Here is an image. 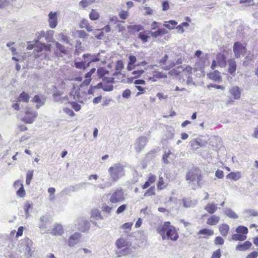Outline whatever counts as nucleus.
Returning a JSON list of instances; mask_svg holds the SVG:
<instances>
[{
  "label": "nucleus",
  "mask_w": 258,
  "mask_h": 258,
  "mask_svg": "<svg viewBox=\"0 0 258 258\" xmlns=\"http://www.w3.org/2000/svg\"><path fill=\"white\" fill-rule=\"evenodd\" d=\"M124 167V165L120 163L114 164L108 169L110 178L106 180L101 178V180L104 182L97 185H95V187L103 189L111 186L113 182L117 181L125 175Z\"/></svg>",
  "instance_id": "nucleus-1"
},
{
  "label": "nucleus",
  "mask_w": 258,
  "mask_h": 258,
  "mask_svg": "<svg viewBox=\"0 0 258 258\" xmlns=\"http://www.w3.org/2000/svg\"><path fill=\"white\" fill-rule=\"evenodd\" d=\"M157 231L163 240L170 239L175 241L178 238V234L176 228L171 225L169 222H165L163 224L159 226L157 228Z\"/></svg>",
  "instance_id": "nucleus-2"
},
{
  "label": "nucleus",
  "mask_w": 258,
  "mask_h": 258,
  "mask_svg": "<svg viewBox=\"0 0 258 258\" xmlns=\"http://www.w3.org/2000/svg\"><path fill=\"white\" fill-rule=\"evenodd\" d=\"M125 195L121 188H117L111 194L109 201L111 204H119L124 201Z\"/></svg>",
  "instance_id": "nucleus-3"
},
{
  "label": "nucleus",
  "mask_w": 258,
  "mask_h": 258,
  "mask_svg": "<svg viewBox=\"0 0 258 258\" xmlns=\"http://www.w3.org/2000/svg\"><path fill=\"white\" fill-rule=\"evenodd\" d=\"M201 172L197 169H192L189 171L186 174V179L188 183L199 184L201 180Z\"/></svg>",
  "instance_id": "nucleus-4"
},
{
  "label": "nucleus",
  "mask_w": 258,
  "mask_h": 258,
  "mask_svg": "<svg viewBox=\"0 0 258 258\" xmlns=\"http://www.w3.org/2000/svg\"><path fill=\"white\" fill-rule=\"evenodd\" d=\"M22 248L24 251V255L25 258H30L33 254L34 251V248L32 247V242L31 240L28 239L23 243H21Z\"/></svg>",
  "instance_id": "nucleus-5"
},
{
  "label": "nucleus",
  "mask_w": 258,
  "mask_h": 258,
  "mask_svg": "<svg viewBox=\"0 0 258 258\" xmlns=\"http://www.w3.org/2000/svg\"><path fill=\"white\" fill-rule=\"evenodd\" d=\"M37 115L36 111L28 108L25 111V115L23 118L22 120L26 123H32L36 119Z\"/></svg>",
  "instance_id": "nucleus-6"
},
{
  "label": "nucleus",
  "mask_w": 258,
  "mask_h": 258,
  "mask_svg": "<svg viewBox=\"0 0 258 258\" xmlns=\"http://www.w3.org/2000/svg\"><path fill=\"white\" fill-rule=\"evenodd\" d=\"M148 139L145 137L138 138L134 144V147L137 152H140L145 147L147 143Z\"/></svg>",
  "instance_id": "nucleus-7"
},
{
  "label": "nucleus",
  "mask_w": 258,
  "mask_h": 258,
  "mask_svg": "<svg viewBox=\"0 0 258 258\" xmlns=\"http://www.w3.org/2000/svg\"><path fill=\"white\" fill-rule=\"evenodd\" d=\"M100 53L97 54H84L83 55L84 60H85L89 66L92 62L98 61L100 60L99 58Z\"/></svg>",
  "instance_id": "nucleus-8"
},
{
  "label": "nucleus",
  "mask_w": 258,
  "mask_h": 258,
  "mask_svg": "<svg viewBox=\"0 0 258 258\" xmlns=\"http://www.w3.org/2000/svg\"><path fill=\"white\" fill-rule=\"evenodd\" d=\"M233 49L236 58L240 57V55L245 51V47L239 42L234 44Z\"/></svg>",
  "instance_id": "nucleus-9"
},
{
  "label": "nucleus",
  "mask_w": 258,
  "mask_h": 258,
  "mask_svg": "<svg viewBox=\"0 0 258 258\" xmlns=\"http://www.w3.org/2000/svg\"><path fill=\"white\" fill-rule=\"evenodd\" d=\"M70 96L75 100L81 103L83 102V97L80 93L79 87L76 88L74 86L73 90L70 92Z\"/></svg>",
  "instance_id": "nucleus-10"
},
{
  "label": "nucleus",
  "mask_w": 258,
  "mask_h": 258,
  "mask_svg": "<svg viewBox=\"0 0 258 258\" xmlns=\"http://www.w3.org/2000/svg\"><path fill=\"white\" fill-rule=\"evenodd\" d=\"M36 46L34 48V52H41L43 50H45L46 51H50V46L51 45H46L43 43H40L37 42L36 43ZM28 48L29 49H32L33 47L31 46H29Z\"/></svg>",
  "instance_id": "nucleus-11"
},
{
  "label": "nucleus",
  "mask_w": 258,
  "mask_h": 258,
  "mask_svg": "<svg viewBox=\"0 0 258 258\" xmlns=\"http://www.w3.org/2000/svg\"><path fill=\"white\" fill-rule=\"evenodd\" d=\"M131 244L130 241L122 237L117 239L115 242V245L118 249H121L123 247H129L131 246Z\"/></svg>",
  "instance_id": "nucleus-12"
},
{
  "label": "nucleus",
  "mask_w": 258,
  "mask_h": 258,
  "mask_svg": "<svg viewBox=\"0 0 258 258\" xmlns=\"http://www.w3.org/2000/svg\"><path fill=\"white\" fill-rule=\"evenodd\" d=\"M48 22L51 28H54L57 25V12H51L48 15Z\"/></svg>",
  "instance_id": "nucleus-13"
},
{
  "label": "nucleus",
  "mask_w": 258,
  "mask_h": 258,
  "mask_svg": "<svg viewBox=\"0 0 258 258\" xmlns=\"http://www.w3.org/2000/svg\"><path fill=\"white\" fill-rule=\"evenodd\" d=\"M182 202L183 207L185 208H193L198 203L197 200H192L190 198H183L182 200Z\"/></svg>",
  "instance_id": "nucleus-14"
},
{
  "label": "nucleus",
  "mask_w": 258,
  "mask_h": 258,
  "mask_svg": "<svg viewBox=\"0 0 258 258\" xmlns=\"http://www.w3.org/2000/svg\"><path fill=\"white\" fill-rule=\"evenodd\" d=\"M81 234L79 233L76 232L71 235L69 239L68 244L70 246H74L77 244L80 240Z\"/></svg>",
  "instance_id": "nucleus-15"
},
{
  "label": "nucleus",
  "mask_w": 258,
  "mask_h": 258,
  "mask_svg": "<svg viewBox=\"0 0 258 258\" xmlns=\"http://www.w3.org/2000/svg\"><path fill=\"white\" fill-rule=\"evenodd\" d=\"M192 68L190 66H186L184 69L182 70L181 76L187 79V82L192 81L191 79Z\"/></svg>",
  "instance_id": "nucleus-16"
},
{
  "label": "nucleus",
  "mask_w": 258,
  "mask_h": 258,
  "mask_svg": "<svg viewBox=\"0 0 258 258\" xmlns=\"http://www.w3.org/2000/svg\"><path fill=\"white\" fill-rule=\"evenodd\" d=\"M252 245V243L249 241H246L243 243H239L235 247L236 250L244 251L248 249Z\"/></svg>",
  "instance_id": "nucleus-17"
},
{
  "label": "nucleus",
  "mask_w": 258,
  "mask_h": 258,
  "mask_svg": "<svg viewBox=\"0 0 258 258\" xmlns=\"http://www.w3.org/2000/svg\"><path fill=\"white\" fill-rule=\"evenodd\" d=\"M204 209L208 213L213 214L215 213L218 209L217 205L214 203H209L205 206Z\"/></svg>",
  "instance_id": "nucleus-18"
},
{
  "label": "nucleus",
  "mask_w": 258,
  "mask_h": 258,
  "mask_svg": "<svg viewBox=\"0 0 258 258\" xmlns=\"http://www.w3.org/2000/svg\"><path fill=\"white\" fill-rule=\"evenodd\" d=\"M230 93L233 96L234 99L237 100L240 98L241 92L239 88L235 86L229 90Z\"/></svg>",
  "instance_id": "nucleus-19"
},
{
  "label": "nucleus",
  "mask_w": 258,
  "mask_h": 258,
  "mask_svg": "<svg viewBox=\"0 0 258 258\" xmlns=\"http://www.w3.org/2000/svg\"><path fill=\"white\" fill-rule=\"evenodd\" d=\"M168 31L164 28H160L156 31H148V33L150 34L152 37L154 38H157L160 36L167 34Z\"/></svg>",
  "instance_id": "nucleus-20"
},
{
  "label": "nucleus",
  "mask_w": 258,
  "mask_h": 258,
  "mask_svg": "<svg viewBox=\"0 0 258 258\" xmlns=\"http://www.w3.org/2000/svg\"><path fill=\"white\" fill-rule=\"evenodd\" d=\"M236 70V62L234 59H230L228 60V72L232 76L235 75V71Z\"/></svg>",
  "instance_id": "nucleus-21"
},
{
  "label": "nucleus",
  "mask_w": 258,
  "mask_h": 258,
  "mask_svg": "<svg viewBox=\"0 0 258 258\" xmlns=\"http://www.w3.org/2000/svg\"><path fill=\"white\" fill-rule=\"evenodd\" d=\"M218 65L221 67H225L226 65V57L221 53H218L216 56Z\"/></svg>",
  "instance_id": "nucleus-22"
},
{
  "label": "nucleus",
  "mask_w": 258,
  "mask_h": 258,
  "mask_svg": "<svg viewBox=\"0 0 258 258\" xmlns=\"http://www.w3.org/2000/svg\"><path fill=\"white\" fill-rule=\"evenodd\" d=\"M212 215L207 220V224L209 225H216L220 221V217L216 215Z\"/></svg>",
  "instance_id": "nucleus-23"
},
{
  "label": "nucleus",
  "mask_w": 258,
  "mask_h": 258,
  "mask_svg": "<svg viewBox=\"0 0 258 258\" xmlns=\"http://www.w3.org/2000/svg\"><path fill=\"white\" fill-rule=\"evenodd\" d=\"M127 28L130 33H134L144 30V27L141 25H129Z\"/></svg>",
  "instance_id": "nucleus-24"
},
{
  "label": "nucleus",
  "mask_w": 258,
  "mask_h": 258,
  "mask_svg": "<svg viewBox=\"0 0 258 258\" xmlns=\"http://www.w3.org/2000/svg\"><path fill=\"white\" fill-rule=\"evenodd\" d=\"M230 227L228 224H222L219 226V231L220 233L223 236H226L228 234Z\"/></svg>",
  "instance_id": "nucleus-25"
},
{
  "label": "nucleus",
  "mask_w": 258,
  "mask_h": 258,
  "mask_svg": "<svg viewBox=\"0 0 258 258\" xmlns=\"http://www.w3.org/2000/svg\"><path fill=\"white\" fill-rule=\"evenodd\" d=\"M63 233V228L62 225L60 224L55 225L52 231V234L54 235H60Z\"/></svg>",
  "instance_id": "nucleus-26"
},
{
  "label": "nucleus",
  "mask_w": 258,
  "mask_h": 258,
  "mask_svg": "<svg viewBox=\"0 0 258 258\" xmlns=\"http://www.w3.org/2000/svg\"><path fill=\"white\" fill-rule=\"evenodd\" d=\"M80 27L82 28H85L89 32L92 31V28L87 20H82L80 23Z\"/></svg>",
  "instance_id": "nucleus-27"
},
{
  "label": "nucleus",
  "mask_w": 258,
  "mask_h": 258,
  "mask_svg": "<svg viewBox=\"0 0 258 258\" xmlns=\"http://www.w3.org/2000/svg\"><path fill=\"white\" fill-rule=\"evenodd\" d=\"M30 99V96L25 92H22L18 98V102L27 103Z\"/></svg>",
  "instance_id": "nucleus-28"
},
{
  "label": "nucleus",
  "mask_w": 258,
  "mask_h": 258,
  "mask_svg": "<svg viewBox=\"0 0 258 258\" xmlns=\"http://www.w3.org/2000/svg\"><path fill=\"white\" fill-rule=\"evenodd\" d=\"M224 214L230 218L237 219L238 217L237 215L230 208H226L224 210Z\"/></svg>",
  "instance_id": "nucleus-29"
},
{
  "label": "nucleus",
  "mask_w": 258,
  "mask_h": 258,
  "mask_svg": "<svg viewBox=\"0 0 258 258\" xmlns=\"http://www.w3.org/2000/svg\"><path fill=\"white\" fill-rule=\"evenodd\" d=\"M130 253V249L129 247H125L122 249H119V250L116 251V254L118 257H121L127 255Z\"/></svg>",
  "instance_id": "nucleus-30"
},
{
  "label": "nucleus",
  "mask_w": 258,
  "mask_h": 258,
  "mask_svg": "<svg viewBox=\"0 0 258 258\" xmlns=\"http://www.w3.org/2000/svg\"><path fill=\"white\" fill-rule=\"evenodd\" d=\"M241 177V173L240 172H231L227 175L226 178L227 179H231L234 181L238 180Z\"/></svg>",
  "instance_id": "nucleus-31"
},
{
  "label": "nucleus",
  "mask_w": 258,
  "mask_h": 258,
  "mask_svg": "<svg viewBox=\"0 0 258 258\" xmlns=\"http://www.w3.org/2000/svg\"><path fill=\"white\" fill-rule=\"evenodd\" d=\"M246 238V235L237 233L232 235L231 240L233 241H244Z\"/></svg>",
  "instance_id": "nucleus-32"
},
{
  "label": "nucleus",
  "mask_w": 258,
  "mask_h": 258,
  "mask_svg": "<svg viewBox=\"0 0 258 258\" xmlns=\"http://www.w3.org/2000/svg\"><path fill=\"white\" fill-rule=\"evenodd\" d=\"M209 78L215 81H219L221 79L220 73L218 71H215L209 74Z\"/></svg>",
  "instance_id": "nucleus-33"
},
{
  "label": "nucleus",
  "mask_w": 258,
  "mask_h": 258,
  "mask_svg": "<svg viewBox=\"0 0 258 258\" xmlns=\"http://www.w3.org/2000/svg\"><path fill=\"white\" fill-rule=\"evenodd\" d=\"M148 31H143L140 32L138 35V37L140 39L143 43H146L148 41L149 36L148 35Z\"/></svg>",
  "instance_id": "nucleus-34"
},
{
  "label": "nucleus",
  "mask_w": 258,
  "mask_h": 258,
  "mask_svg": "<svg viewBox=\"0 0 258 258\" xmlns=\"http://www.w3.org/2000/svg\"><path fill=\"white\" fill-rule=\"evenodd\" d=\"M177 23L174 20H170L168 22H165L163 26L169 30L173 29L177 25Z\"/></svg>",
  "instance_id": "nucleus-35"
},
{
  "label": "nucleus",
  "mask_w": 258,
  "mask_h": 258,
  "mask_svg": "<svg viewBox=\"0 0 258 258\" xmlns=\"http://www.w3.org/2000/svg\"><path fill=\"white\" fill-rule=\"evenodd\" d=\"M244 217L245 218H248L249 216H257L258 213L253 210H246L243 212Z\"/></svg>",
  "instance_id": "nucleus-36"
},
{
  "label": "nucleus",
  "mask_w": 258,
  "mask_h": 258,
  "mask_svg": "<svg viewBox=\"0 0 258 258\" xmlns=\"http://www.w3.org/2000/svg\"><path fill=\"white\" fill-rule=\"evenodd\" d=\"M75 66L78 69H85L89 67V64L84 60L80 62H75Z\"/></svg>",
  "instance_id": "nucleus-37"
},
{
  "label": "nucleus",
  "mask_w": 258,
  "mask_h": 258,
  "mask_svg": "<svg viewBox=\"0 0 258 258\" xmlns=\"http://www.w3.org/2000/svg\"><path fill=\"white\" fill-rule=\"evenodd\" d=\"M48 222V218L46 217L42 216L40 218V223L39 224V228L42 230L46 229V224Z\"/></svg>",
  "instance_id": "nucleus-38"
},
{
  "label": "nucleus",
  "mask_w": 258,
  "mask_h": 258,
  "mask_svg": "<svg viewBox=\"0 0 258 258\" xmlns=\"http://www.w3.org/2000/svg\"><path fill=\"white\" fill-rule=\"evenodd\" d=\"M33 101L37 103L36 106L37 109L39 108L41 106L44 104V100H42L38 95H35L33 97Z\"/></svg>",
  "instance_id": "nucleus-39"
},
{
  "label": "nucleus",
  "mask_w": 258,
  "mask_h": 258,
  "mask_svg": "<svg viewBox=\"0 0 258 258\" xmlns=\"http://www.w3.org/2000/svg\"><path fill=\"white\" fill-rule=\"evenodd\" d=\"M53 30H48L45 32V39L47 42H52L54 34Z\"/></svg>",
  "instance_id": "nucleus-40"
},
{
  "label": "nucleus",
  "mask_w": 258,
  "mask_h": 258,
  "mask_svg": "<svg viewBox=\"0 0 258 258\" xmlns=\"http://www.w3.org/2000/svg\"><path fill=\"white\" fill-rule=\"evenodd\" d=\"M95 0H82L79 3V6L83 8H85L95 2Z\"/></svg>",
  "instance_id": "nucleus-41"
},
{
  "label": "nucleus",
  "mask_w": 258,
  "mask_h": 258,
  "mask_svg": "<svg viewBox=\"0 0 258 258\" xmlns=\"http://www.w3.org/2000/svg\"><path fill=\"white\" fill-rule=\"evenodd\" d=\"M235 231L236 233L246 235L248 233V229L244 226H239L236 228Z\"/></svg>",
  "instance_id": "nucleus-42"
},
{
  "label": "nucleus",
  "mask_w": 258,
  "mask_h": 258,
  "mask_svg": "<svg viewBox=\"0 0 258 258\" xmlns=\"http://www.w3.org/2000/svg\"><path fill=\"white\" fill-rule=\"evenodd\" d=\"M91 217L95 218L96 220L102 219L99 210L97 209H94L92 211Z\"/></svg>",
  "instance_id": "nucleus-43"
},
{
  "label": "nucleus",
  "mask_w": 258,
  "mask_h": 258,
  "mask_svg": "<svg viewBox=\"0 0 258 258\" xmlns=\"http://www.w3.org/2000/svg\"><path fill=\"white\" fill-rule=\"evenodd\" d=\"M89 17L91 20H96L99 18V14L96 10L92 9L89 15Z\"/></svg>",
  "instance_id": "nucleus-44"
},
{
  "label": "nucleus",
  "mask_w": 258,
  "mask_h": 258,
  "mask_svg": "<svg viewBox=\"0 0 258 258\" xmlns=\"http://www.w3.org/2000/svg\"><path fill=\"white\" fill-rule=\"evenodd\" d=\"M198 234L213 235L214 234V231L212 230L205 228V229L200 230L198 232Z\"/></svg>",
  "instance_id": "nucleus-45"
},
{
  "label": "nucleus",
  "mask_w": 258,
  "mask_h": 258,
  "mask_svg": "<svg viewBox=\"0 0 258 258\" xmlns=\"http://www.w3.org/2000/svg\"><path fill=\"white\" fill-rule=\"evenodd\" d=\"M89 184L88 182H82L80 183L77 184L75 185L72 186V190L73 191H77L83 187V186L86 184Z\"/></svg>",
  "instance_id": "nucleus-46"
},
{
  "label": "nucleus",
  "mask_w": 258,
  "mask_h": 258,
  "mask_svg": "<svg viewBox=\"0 0 258 258\" xmlns=\"http://www.w3.org/2000/svg\"><path fill=\"white\" fill-rule=\"evenodd\" d=\"M171 154V152L170 150H167L164 152V153L162 157V160L164 163L168 164L169 163L168 158L169 157Z\"/></svg>",
  "instance_id": "nucleus-47"
},
{
  "label": "nucleus",
  "mask_w": 258,
  "mask_h": 258,
  "mask_svg": "<svg viewBox=\"0 0 258 258\" xmlns=\"http://www.w3.org/2000/svg\"><path fill=\"white\" fill-rule=\"evenodd\" d=\"M22 252L21 249L18 251V252H16L12 253H10L8 255V256H6L8 258H22V256L21 255V253Z\"/></svg>",
  "instance_id": "nucleus-48"
},
{
  "label": "nucleus",
  "mask_w": 258,
  "mask_h": 258,
  "mask_svg": "<svg viewBox=\"0 0 258 258\" xmlns=\"http://www.w3.org/2000/svg\"><path fill=\"white\" fill-rule=\"evenodd\" d=\"M154 77L157 79L166 78L167 76L165 74L158 71L153 72Z\"/></svg>",
  "instance_id": "nucleus-49"
},
{
  "label": "nucleus",
  "mask_w": 258,
  "mask_h": 258,
  "mask_svg": "<svg viewBox=\"0 0 258 258\" xmlns=\"http://www.w3.org/2000/svg\"><path fill=\"white\" fill-rule=\"evenodd\" d=\"M55 46L56 48L61 53L63 54H66L67 52V50L66 49L65 47L61 45L60 43L58 42H55Z\"/></svg>",
  "instance_id": "nucleus-50"
},
{
  "label": "nucleus",
  "mask_w": 258,
  "mask_h": 258,
  "mask_svg": "<svg viewBox=\"0 0 258 258\" xmlns=\"http://www.w3.org/2000/svg\"><path fill=\"white\" fill-rule=\"evenodd\" d=\"M62 110L65 113H66L67 114L70 116L73 117L75 115V113H74V112L71 109L68 107H64L62 109Z\"/></svg>",
  "instance_id": "nucleus-51"
},
{
  "label": "nucleus",
  "mask_w": 258,
  "mask_h": 258,
  "mask_svg": "<svg viewBox=\"0 0 258 258\" xmlns=\"http://www.w3.org/2000/svg\"><path fill=\"white\" fill-rule=\"evenodd\" d=\"M155 194V187H151L149 188L147 191L144 194V197L150 196L152 195H154Z\"/></svg>",
  "instance_id": "nucleus-52"
},
{
  "label": "nucleus",
  "mask_w": 258,
  "mask_h": 258,
  "mask_svg": "<svg viewBox=\"0 0 258 258\" xmlns=\"http://www.w3.org/2000/svg\"><path fill=\"white\" fill-rule=\"evenodd\" d=\"M97 73L98 74V76L102 78L104 75L107 74L108 72L104 68H100L97 70Z\"/></svg>",
  "instance_id": "nucleus-53"
},
{
  "label": "nucleus",
  "mask_w": 258,
  "mask_h": 258,
  "mask_svg": "<svg viewBox=\"0 0 258 258\" xmlns=\"http://www.w3.org/2000/svg\"><path fill=\"white\" fill-rule=\"evenodd\" d=\"M126 208L127 206L126 204L121 205L117 209L116 211V213L117 214L122 213L126 209Z\"/></svg>",
  "instance_id": "nucleus-54"
},
{
  "label": "nucleus",
  "mask_w": 258,
  "mask_h": 258,
  "mask_svg": "<svg viewBox=\"0 0 258 258\" xmlns=\"http://www.w3.org/2000/svg\"><path fill=\"white\" fill-rule=\"evenodd\" d=\"M71 105L72 106V107L76 111H79L81 108V106L80 104H79L76 102H71Z\"/></svg>",
  "instance_id": "nucleus-55"
},
{
  "label": "nucleus",
  "mask_w": 258,
  "mask_h": 258,
  "mask_svg": "<svg viewBox=\"0 0 258 258\" xmlns=\"http://www.w3.org/2000/svg\"><path fill=\"white\" fill-rule=\"evenodd\" d=\"M123 68V63L121 60H118L115 66V70L121 71Z\"/></svg>",
  "instance_id": "nucleus-56"
},
{
  "label": "nucleus",
  "mask_w": 258,
  "mask_h": 258,
  "mask_svg": "<svg viewBox=\"0 0 258 258\" xmlns=\"http://www.w3.org/2000/svg\"><path fill=\"white\" fill-rule=\"evenodd\" d=\"M102 88L105 91H111L113 89V86L110 84H104L102 85Z\"/></svg>",
  "instance_id": "nucleus-57"
},
{
  "label": "nucleus",
  "mask_w": 258,
  "mask_h": 258,
  "mask_svg": "<svg viewBox=\"0 0 258 258\" xmlns=\"http://www.w3.org/2000/svg\"><path fill=\"white\" fill-rule=\"evenodd\" d=\"M165 187V183L164 182L163 178L162 177H159V180L157 185L158 189H162Z\"/></svg>",
  "instance_id": "nucleus-58"
},
{
  "label": "nucleus",
  "mask_w": 258,
  "mask_h": 258,
  "mask_svg": "<svg viewBox=\"0 0 258 258\" xmlns=\"http://www.w3.org/2000/svg\"><path fill=\"white\" fill-rule=\"evenodd\" d=\"M33 176L32 171H28L26 175V183L27 184H29Z\"/></svg>",
  "instance_id": "nucleus-59"
},
{
  "label": "nucleus",
  "mask_w": 258,
  "mask_h": 258,
  "mask_svg": "<svg viewBox=\"0 0 258 258\" xmlns=\"http://www.w3.org/2000/svg\"><path fill=\"white\" fill-rule=\"evenodd\" d=\"M221 256V250L220 249H218L213 252L211 258H220Z\"/></svg>",
  "instance_id": "nucleus-60"
},
{
  "label": "nucleus",
  "mask_w": 258,
  "mask_h": 258,
  "mask_svg": "<svg viewBox=\"0 0 258 258\" xmlns=\"http://www.w3.org/2000/svg\"><path fill=\"white\" fill-rule=\"evenodd\" d=\"M214 243L216 245H223L224 243V240L221 236H217L215 239Z\"/></svg>",
  "instance_id": "nucleus-61"
},
{
  "label": "nucleus",
  "mask_w": 258,
  "mask_h": 258,
  "mask_svg": "<svg viewBox=\"0 0 258 258\" xmlns=\"http://www.w3.org/2000/svg\"><path fill=\"white\" fill-rule=\"evenodd\" d=\"M17 194L19 197H23L25 195V192L24 189V187L22 186L18 189L17 191Z\"/></svg>",
  "instance_id": "nucleus-62"
},
{
  "label": "nucleus",
  "mask_w": 258,
  "mask_h": 258,
  "mask_svg": "<svg viewBox=\"0 0 258 258\" xmlns=\"http://www.w3.org/2000/svg\"><path fill=\"white\" fill-rule=\"evenodd\" d=\"M112 210V208L107 205H104L102 207V210L103 212L107 213H110L111 212Z\"/></svg>",
  "instance_id": "nucleus-63"
},
{
  "label": "nucleus",
  "mask_w": 258,
  "mask_h": 258,
  "mask_svg": "<svg viewBox=\"0 0 258 258\" xmlns=\"http://www.w3.org/2000/svg\"><path fill=\"white\" fill-rule=\"evenodd\" d=\"M258 256V252L257 251H252L248 255H247L245 258H257Z\"/></svg>",
  "instance_id": "nucleus-64"
}]
</instances>
